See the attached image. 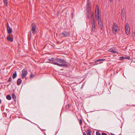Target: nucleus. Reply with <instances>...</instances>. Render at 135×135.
I'll return each instance as SVG.
<instances>
[{
  "label": "nucleus",
  "instance_id": "obj_1",
  "mask_svg": "<svg viewBox=\"0 0 135 135\" xmlns=\"http://www.w3.org/2000/svg\"><path fill=\"white\" fill-rule=\"evenodd\" d=\"M51 63L60 67L63 66L66 67L68 66V62L65 60L61 59L55 58L54 62Z\"/></svg>",
  "mask_w": 135,
  "mask_h": 135
},
{
  "label": "nucleus",
  "instance_id": "obj_2",
  "mask_svg": "<svg viewBox=\"0 0 135 135\" xmlns=\"http://www.w3.org/2000/svg\"><path fill=\"white\" fill-rule=\"evenodd\" d=\"M95 17L96 18L98 21V22H101L102 20L100 17V14H99V9L98 6L97 5L95 9Z\"/></svg>",
  "mask_w": 135,
  "mask_h": 135
},
{
  "label": "nucleus",
  "instance_id": "obj_3",
  "mask_svg": "<svg viewBox=\"0 0 135 135\" xmlns=\"http://www.w3.org/2000/svg\"><path fill=\"white\" fill-rule=\"evenodd\" d=\"M37 30V26L35 24H32L31 30L30 31V35L31 36V31H32V33L34 34L36 33Z\"/></svg>",
  "mask_w": 135,
  "mask_h": 135
},
{
  "label": "nucleus",
  "instance_id": "obj_4",
  "mask_svg": "<svg viewBox=\"0 0 135 135\" xmlns=\"http://www.w3.org/2000/svg\"><path fill=\"white\" fill-rule=\"evenodd\" d=\"M70 33L68 32L64 31L61 33L60 34V35L61 36V37H65L70 36Z\"/></svg>",
  "mask_w": 135,
  "mask_h": 135
},
{
  "label": "nucleus",
  "instance_id": "obj_5",
  "mask_svg": "<svg viewBox=\"0 0 135 135\" xmlns=\"http://www.w3.org/2000/svg\"><path fill=\"white\" fill-rule=\"evenodd\" d=\"M125 32L126 34L128 35L129 34L130 32V27L128 23H126L125 26Z\"/></svg>",
  "mask_w": 135,
  "mask_h": 135
},
{
  "label": "nucleus",
  "instance_id": "obj_6",
  "mask_svg": "<svg viewBox=\"0 0 135 135\" xmlns=\"http://www.w3.org/2000/svg\"><path fill=\"white\" fill-rule=\"evenodd\" d=\"M27 74V71L26 69H23L22 71V73L21 75L22 78H24L26 77Z\"/></svg>",
  "mask_w": 135,
  "mask_h": 135
},
{
  "label": "nucleus",
  "instance_id": "obj_7",
  "mask_svg": "<svg viewBox=\"0 0 135 135\" xmlns=\"http://www.w3.org/2000/svg\"><path fill=\"white\" fill-rule=\"evenodd\" d=\"M91 28L90 34H93V33L95 31V22L91 23Z\"/></svg>",
  "mask_w": 135,
  "mask_h": 135
},
{
  "label": "nucleus",
  "instance_id": "obj_8",
  "mask_svg": "<svg viewBox=\"0 0 135 135\" xmlns=\"http://www.w3.org/2000/svg\"><path fill=\"white\" fill-rule=\"evenodd\" d=\"M122 15V19L123 20L124 19L125 17H126V14L125 13V9L124 8L121 11Z\"/></svg>",
  "mask_w": 135,
  "mask_h": 135
},
{
  "label": "nucleus",
  "instance_id": "obj_9",
  "mask_svg": "<svg viewBox=\"0 0 135 135\" xmlns=\"http://www.w3.org/2000/svg\"><path fill=\"white\" fill-rule=\"evenodd\" d=\"M105 59H99L95 61V63L96 64H95L94 65L98 64H100L103 62V61H105Z\"/></svg>",
  "mask_w": 135,
  "mask_h": 135
},
{
  "label": "nucleus",
  "instance_id": "obj_10",
  "mask_svg": "<svg viewBox=\"0 0 135 135\" xmlns=\"http://www.w3.org/2000/svg\"><path fill=\"white\" fill-rule=\"evenodd\" d=\"M91 23L95 22L94 13L93 12H91Z\"/></svg>",
  "mask_w": 135,
  "mask_h": 135
},
{
  "label": "nucleus",
  "instance_id": "obj_11",
  "mask_svg": "<svg viewBox=\"0 0 135 135\" xmlns=\"http://www.w3.org/2000/svg\"><path fill=\"white\" fill-rule=\"evenodd\" d=\"M116 28V27L114 26H113L112 27V31L114 34H116V32L119 31V29Z\"/></svg>",
  "mask_w": 135,
  "mask_h": 135
},
{
  "label": "nucleus",
  "instance_id": "obj_12",
  "mask_svg": "<svg viewBox=\"0 0 135 135\" xmlns=\"http://www.w3.org/2000/svg\"><path fill=\"white\" fill-rule=\"evenodd\" d=\"M87 3L86 6L87 11L90 10V4L89 3V1H87Z\"/></svg>",
  "mask_w": 135,
  "mask_h": 135
},
{
  "label": "nucleus",
  "instance_id": "obj_13",
  "mask_svg": "<svg viewBox=\"0 0 135 135\" xmlns=\"http://www.w3.org/2000/svg\"><path fill=\"white\" fill-rule=\"evenodd\" d=\"M109 51L114 53H117V52L116 51L115 49H113V48L110 49L108 51Z\"/></svg>",
  "mask_w": 135,
  "mask_h": 135
},
{
  "label": "nucleus",
  "instance_id": "obj_14",
  "mask_svg": "<svg viewBox=\"0 0 135 135\" xmlns=\"http://www.w3.org/2000/svg\"><path fill=\"white\" fill-rule=\"evenodd\" d=\"M7 30L8 33L9 34H10L12 32V29L10 27H8V28H7Z\"/></svg>",
  "mask_w": 135,
  "mask_h": 135
},
{
  "label": "nucleus",
  "instance_id": "obj_15",
  "mask_svg": "<svg viewBox=\"0 0 135 135\" xmlns=\"http://www.w3.org/2000/svg\"><path fill=\"white\" fill-rule=\"evenodd\" d=\"M22 82V80L20 78H19L17 81V84L19 85H20Z\"/></svg>",
  "mask_w": 135,
  "mask_h": 135
},
{
  "label": "nucleus",
  "instance_id": "obj_16",
  "mask_svg": "<svg viewBox=\"0 0 135 135\" xmlns=\"http://www.w3.org/2000/svg\"><path fill=\"white\" fill-rule=\"evenodd\" d=\"M91 12H90V10L89 11H87V12L86 14V17L88 18H89L90 17L89 15L90 13H91Z\"/></svg>",
  "mask_w": 135,
  "mask_h": 135
},
{
  "label": "nucleus",
  "instance_id": "obj_17",
  "mask_svg": "<svg viewBox=\"0 0 135 135\" xmlns=\"http://www.w3.org/2000/svg\"><path fill=\"white\" fill-rule=\"evenodd\" d=\"M7 39L11 42H12L13 41V39L10 36H8L7 37Z\"/></svg>",
  "mask_w": 135,
  "mask_h": 135
},
{
  "label": "nucleus",
  "instance_id": "obj_18",
  "mask_svg": "<svg viewBox=\"0 0 135 135\" xmlns=\"http://www.w3.org/2000/svg\"><path fill=\"white\" fill-rule=\"evenodd\" d=\"M12 98L13 99L14 101H16V95H15L13 93L12 95Z\"/></svg>",
  "mask_w": 135,
  "mask_h": 135
},
{
  "label": "nucleus",
  "instance_id": "obj_19",
  "mask_svg": "<svg viewBox=\"0 0 135 135\" xmlns=\"http://www.w3.org/2000/svg\"><path fill=\"white\" fill-rule=\"evenodd\" d=\"M17 74L16 73V71H15L14 73L12 75V78L14 79L17 76Z\"/></svg>",
  "mask_w": 135,
  "mask_h": 135
},
{
  "label": "nucleus",
  "instance_id": "obj_20",
  "mask_svg": "<svg viewBox=\"0 0 135 135\" xmlns=\"http://www.w3.org/2000/svg\"><path fill=\"white\" fill-rule=\"evenodd\" d=\"M6 98L8 100H10L11 99V97L9 95H8L6 96Z\"/></svg>",
  "mask_w": 135,
  "mask_h": 135
},
{
  "label": "nucleus",
  "instance_id": "obj_21",
  "mask_svg": "<svg viewBox=\"0 0 135 135\" xmlns=\"http://www.w3.org/2000/svg\"><path fill=\"white\" fill-rule=\"evenodd\" d=\"M98 24L100 28H101V27H102V26H103V24L102 22H98Z\"/></svg>",
  "mask_w": 135,
  "mask_h": 135
},
{
  "label": "nucleus",
  "instance_id": "obj_22",
  "mask_svg": "<svg viewBox=\"0 0 135 135\" xmlns=\"http://www.w3.org/2000/svg\"><path fill=\"white\" fill-rule=\"evenodd\" d=\"M3 2L6 6H7L8 2L7 0H3Z\"/></svg>",
  "mask_w": 135,
  "mask_h": 135
},
{
  "label": "nucleus",
  "instance_id": "obj_23",
  "mask_svg": "<svg viewBox=\"0 0 135 135\" xmlns=\"http://www.w3.org/2000/svg\"><path fill=\"white\" fill-rule=\"evenodd\" d=\"M113 26H114L115 27H116V28H118V26L117 24L115 23H113Z\"/></svg>",
  "mask_w": 135,
  "mask_h": 135
},
{
  "label": "nucleus",
  "instance_id": "obj_24",
  "mask_svg": "<svg viewBox=\"0 0 135 135\" xmlns=\"http://www.w3.org/2000/svg\"><path fill=\"white\" fill-rule=\"evenodd\" d=\"M124 59H128L129 60H131V58L129 56H125L124 57Z\"/></svg>",
  "mask_w": 135,
  "mask_h": 135
},
{
  "label": "nucleus",
  "instance_id": "obj_25",
  "mask_svg": "<svg viewBox=\"0 0 135 135\" xmlns=\"http://www.w3.org/2000/svg\"><path fill=\"white\" fill-rule=\"evenodd\" d=\"M87 130H88V133H87V134L89 135H91L90 130V129H88Z\"/></svg>",
  "mask_w": 135,
  "mask_h": 135
},
{
  "label": "nucleus",
  "instance_id": "obj_26",
  "mask_svg": "<svg viewBox=\"0 0 135 135\" xmlns=\"http://www.w3.org/2000/svg\"><path fill=\"white\" fill-rule=\"evenodd\" d=\"M132 36L133 39H135V32H133L132 33Z\"/></svg>",
  "mask_w": 135,
  "mask_h": 135
},
{
  "label": "nucleus",
  "instance_id": "obj_27",
  "mask_svg": "<svg viewBox=\"0 0 135 135\" xmlns=\"http://www.w3.org/2000/svg\"><path fill=\"white\" fill-rule=\"evenodd\" d=\"M124 59H125L124 56L121 57L119 58V60H122Z\"/></svg>",
  "mask_w": 135,
  "mask_h": 135
},
{
  "label": "nucleus",
  "instance_id": "obj_28",
  "mask_svg": "<svg viewBox=\"0 0 135 135\" xmlns=\"http://www.w3.org/2000/svg\"><path fill=\"white\" fill-rule=\"evenodd\" d=\"M54 60L55 59H54V58H52L51 59H49V61H53V62H54Z\"/></svg>",
  "mask_w": 135,
  "mask_h": 135
},
{
  "label": "nucleus",
  "instance_id": "obj_29",
  "mask_svg": "<svg viewBox=\"0 0 135 135\" xmlns=\"http://www.w3.org/2000/svg\"><path fill=\"white\" fill-rule=\"evenodd\" d=\"M12 79L11 78H9V79L8 80V82L9 83H11L12 81Z\"/></svg>",
  "mask_w": 135,
  "mask_h": 135
},
{
  "label": "nucleus",
  "instance_id": "obj_30",
  "mask_svg": "<svg viewBox=\"0 0 135 135\" xmlns=\"http://www.w3.org/2000/svg\"><path fill=\"white\" fill-rule=\"evenodd\" d=\"M96 135H101V134L99 131H97L96 132Z\"/></svg>",
  "mask_w": 135,
  "mask_h": 135
},
{
  "label": "nucleus",
  "instance_id": "obj_31",
  "mask_svg": "<svg viewBox=\"0 0 135 135\" xmlns=\"http://www.w3.org/2000/svg\"><path fill=\"white\" fill-rule=\"evenodd\" d=\"M79 123H80V124L81 125L82 124V120L81 119H80Z\"/></svg>",
  "mask_w": 135,
  "mask_h": 135
},
{
  "label": "nucleus",
  "instance_id": "obj_32",
  "mask_svg": "<svg viewBox=\"0 0 135 135\" xmlns=\"http://www.w3.org/2000/svg\"><path fill=\"white\" fill-rule=\"evenodd\" d=\"M34 76L32 74V73L31 74L30 76V78H32Z\"/></svg>",
  "mask_w": 135,
  "mask_h": 135
},
{
  "label": "nucleus",
  "instance_id": "obj_33",
  "mask_svg": "<svg viewBox=\"0 0 135 135\" xmlns=\"http://www.w3.org/2000/svg\"><path fill=\"white\" fill-rule=\"evenodd\" d=\"M71 18L73 19L74 17L73 14V13H71Z\"/></svg>",
  "mask_w": 135,
  "mask_h": 135
},
{
  "label": "nucleus",
  "instance_id": "obj_34",
  "mask_svg": "<svg viewBox=\"0 0 135 135\" xmlns=\"http://www.w3.org/2000/svg\"><path fill=\"white\" fill-rule=\"evenodd\" d=\"M70 106H71V105L70 104H69L68 105H66V108H68L69 107H70Z\"/></svg>",
  "mask_w": 135,
  "mask_h": 135
},
{
  "label": "nucleus",
  "instance_id": "obj_35",
  "mask_svg": "<svg viewBox=\"0 0 135 135\" xmlns=\"http://www.w3.org/2000/svg\"><path fill=\"white\" fill-rule=\"evenodd\" d=\"M7 28H8V27H9V24H8V23H7Z\"/></svg>",
  "mask_w": 135,
  "mask_h": 135
},
{
  "label": "nucleus",
  "instance_id": "obj_36",
  "mask_svg": "<svg viewBox=\"0 0 135 135\" xmlns=\"http://www.w3.org/2000/svg\"><path fill=\"white\" fill-rule=\"evenodd\" d=\"M101 135H107V134L105 133H102Z\"/></svg>",
  "mask_w": 135,
  "mask_h": 135
},
{
  "label": "nucleus",
  "instance_id": "obj_37",
  "mask_svg": "<svg viewBox=\"0 0 135 135\" xmlns=\"http://www.w3.org/2000/svg\"><path fill=\"white\" fill-rule=\"evenodd\" d=\"M83 135H86V133L85 132H83Z\"/></svg>",
  "mask_w": 135,
  "mask_h": 135
},
{
  "label": "nucleus",
  "instance_id": "obj_38",
  "mask_svg": "<svg viewBox=\"0 0 135 135\" xmlns=\"http://www.w3.org/2000/svg\"><path fill=\"white\" fill-rule=\"evenodd\" d=\"M110 135H115L114 134L112 133H110Z\"/></svg>",
  "mask_w": 135,
  "mask_h": 135
},
{
  "label": "nucleus",
  "instance_id": "obj_39",
  "mask_svg": "<svg viewBox=\"0 0 135 135\" xmlns=\"http://www.w3.org/2000/svg\"><path fill=\"white\" fill-rule=\"evenodd\" d=\"M109 0L110 1V2H112L113 1V0Z\"/></svg>",
  "mask_w": 135,
  "mask_h": 135
},
{
  "label": "nucleus",
  "instance_id": "obj_40",
  "mask_svg": "<svg viewBox=\"0 0 135 135\" xmlns=\"http://www.w3.org/2000/svg\"><path fill=\"white\" fill-rule=\"evenodd\" d=\"M1 100L0 99V104L1 103Z\"/></svg>",
  "mask_w": 135,
  "mask_h": 135
},
{
  "label": "nucleus",
  "instance_id": "obj_41",
  "mask_svg": "<svg viewBox=\"0 0 135 135\" xmlns=\"http://www.w3.org/2000/svg\"><path fill=\"white\" fill-rule=\"evenodd\" d=\"M101 29H102V27H101V28H100Z\"/></svg>",
  "mask_w": 135,
  "mask_h": 135
}]
</instances>
